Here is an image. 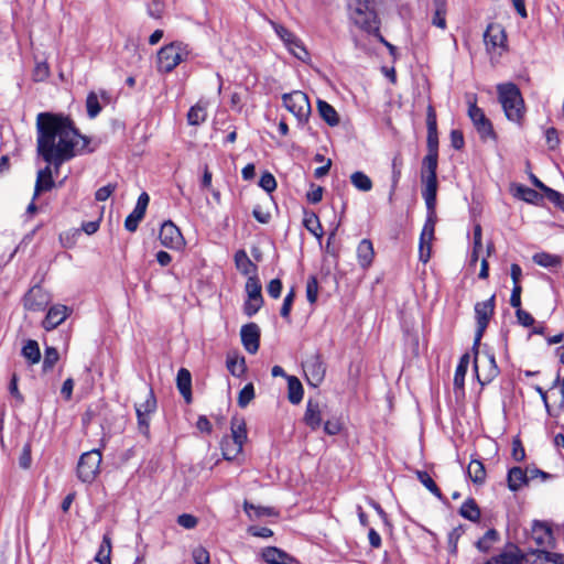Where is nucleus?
Here are the masks:
<instances>
[{"label": "nucleus", "instance_id": "nucleus-63", "mask_svg": "<svg viewBox=\"0 0 564 564\" xmlns=\"http://www.w3.org/2000/svg\"><path fill=\"white\" fill-rule=\"evenodd\" d=\"M192 555L196 564H209V553L205 547L194 549Z\"/></svg>", "mask_w": 564, "mask_h": 564}, {"label": "nucleus", "instance_id": "nucleus-8", "mask_svg": "<svg viewBox=\"0 0 564 564\" xmlns=\"http://www.w3.org/2000/svg\"><path fill=\"white\" fill-rule=\"evenodd\" d=\"M102 459L99 449H91L82 454L77 464V477L80 481L91 484L100 471Z\"/></svg>", "mask_w": 564, "mask_h": 564}, {"label": "nucleus", "instance_id": "nucleus-51", "mask_svg": "<svg viewBox=\"0 0 564 564\" xmlns=\"http://www.w3.org/2000/svg\"><path fill=\"white\" fill-rule=\"evenodd\" d=\"M253 398H254V387L252 383H248L239 392L238 405L240 408H246Z\"/></svg>", "mask_w": 564, "mask_h": 564}, {"label": "nucleus", "instance_id": "nucleus-46", "mask_svg": "<svg viewBox=\"0 0 564 564\" xmlns=\"http://www.w3.org/2000/svg\"><path fill=\"white\" fill-rule=\"evenodd\" d=\"M144 212L134 207L124 220V228L130 232H134L138 229L140 221L144 218Z\"/></svg>", "mask_w": 564, "mask_h": 564}, {"label": "nucleus", "instance_id": "nucleus-13", "mask_svg": "<svg viewBox=\"0 0 564 564\" xmlns=\"http://www.w3.org/2000/svg\"><path fill=\"white\" fill-rule=\"evenodd\" d=\"M468 116L473 121L477 132L479 133L481 139L487 138H496V133L494 131L492 123L486 117L482 109H480L476 102H470L468 108Z\"/></svg>", "mask_w": 564, "mask_h": 564}, {"label": "nucleus", "instance_id": "nucleus-34", "mask_svg": "<svg viewBox=\"0 0 564 564\" xmlns=\"http://www.w3.org/2000/svg\"><path fill=\"white\" fill-rule=\"evenodd\" d=\"M416 477L420 480V482L430 491L432 492L436 498L440 500H444V496L441 492L440 488L433 480V478L430 476V474L425 470H417Z\"/></svg>", "mask_w": 564, "mask_h": 564}, {"label": "nucleus", "instance_id": "nucleus-38", "mask_svg": "<svg viewBox=\"0 0 564 564\" xmlns=\"http://www.w3.org/2000/svg\"><path fill=\"white\" fill-rule=\"evenodd\" d=\"M499 540V533L496 529H489L486 533L476 542V547L480 552H488L492 544Z\"/></svg>", "mask_w": 564, "mask_h": 564}, {"label": "nucleus", "instance_id": "nucleus-25", "mask_svg": "<svg viewBox=\"0 0 564 564\" xmlns=\"http://www.w3.org/2000/svg\"><path fill=\"white\" fill-rule=\"evenodd\" d=\"M242 444L228 436L224 437L220 442L221 453L226 460L235 459L242 452Z\"/></svg>", "mask_w": 564, "mask_h": 564}, {"label": "nucleus", "instance_id": "nucleus-4", "mask_svg": "<svg viewBox=\"0 0 564 564\" xmlns=\"http://www.w3.org/2000/svg\"><path fill=\"white\" fill-rule=\"evenodd\" d=\"M437 164L438 154L427 153L422 161L421 181L423 183L422 197L425 205L436 206L437 196Z\"/></svg>", "mask_w": 564, "mask_h": 564}, {"label": "nucleus", "instance_id": "nucleus-61", "mask_svg": "<svg viewBox=\"0 0 564 564\" xmlns=\"http://www.w3.org/2000/svg\"><path fill=\"white\" fill-rule=\"evenodd\" d=\"M323 187L319 185L311 184L310 191L306 193V198L311 204H317L323 198Z\"/></svg>", "mask_w": 564, "mask_h": 564}, {"label": "nucleus", "instance_id": "nucleus-64", "mask_svg": "<svg viewBox=\"0 0 564 564\" xmlns=\"http://www.w3.org/2000/svg\"><path fill=\"white\" fill-rule=\"evenodd\" d=\"M516 316L519 322L524 327L533 326L534 324V317L527 311L522 310L521 307L516 311Z\"/></svg>", "mask_w": 564, "mask_h": 564}, {"label": "nucleus", "instance_id": "nucleus-42", "mask_svg": "<svg viewBox=\"0 0 564 564\" xmlns=\"http://www.w3.org/2000/svg\"><path fill=\"white\" fill-rule=\"evenodd\" d=\"M228 437L243 445L247 440V429L245 422L234 419L231 421V436Z\"/></svg>", "mask_w": 564, "mask_h": 564}, {"label": "nucleus", "instance_id": "nucleus-11", "mask_svg": "<svg viewBox=\"0 0 564 564\" xmlns=\"http://www.w3.org/2000/svg\"><path fill=\"white\" fill-rule=\"evenodd\" d=\"M284 107L295 116L300 123L307 122L311 105L306 94L294 90L282 96Z\"/></svg>", "mask_w": 564, "mask_h": 564}, {"label": "nucleus", "instance_id": "nucleus-24", "mask_svg": "<svg viewBox=\"0 0 564 564\" xmlns=\"http://www.w3.org/2000/svg\"><path fill=\"white\" fill-rule=\"evenodd\" d=\"M207 119V104L198 101L189 108L187 112V122L191 126H199Z\"/></svg>", "mask_w": 564, "mask_h": 564}, {"label": "nucleus", "instance_id": "nucleus-40", "mask_svg": "<svg viewBox=\"0 0 564 564\" xmlns=\"http://www.w3.org/2000/svg\"><path fill=\"white\" fill-rule=\"evenodd\" d=\"M261 283L257 276H249L246 282V292L248 294V299L253 301L263 300L261 294Z\"/></svg>", "mask_w": 564, "mask_h": 564}, {"label": "nucleus", "instance_id": "nucleus-32", "mask_svg": "<svg viewBox=\"0 0 564 564\" xmlns=\"http://www.w3.org/2000/svg\"><path fill=\"white\" fill-rule=\"evenodd\" d=\"M459 514L464 517L465 519L477 522L480 519V509L477 506L475 499L469 498L464 501L459 509Z\"/></svg>", "mask_w": 564, "mask_h": 564}, {"label": "nucleus", "instance_id": "nucleus-50", "mask_svg": "<svg viewBox=\"0 0 564 564\" xmlns=\"http://www.w3.org/2000/svg\"><path fill=\"white\" fill-rule=\"evenodd\" d=\"M270 24L275 31L276 35L283 41L284 45L288 46L290 42L294 41L295 34L284 28L283 25L270 20Z\"/></svg>", "mask_w": 564, "mask_h": 564}, {"label": "nucleus", "instance_id": "nucleus-26", "mask_svg": "<svg viewBox=\"0 0 564 564\" xmlns=\"http://www.w3.org/2000/svg\"><path fill=\"white\" fill-rule=\"evenodd\" d=\"M53 186L54 181L52 178V170L50 166H45L37 173L34 197H36L43 191L52 189Z\"/></svg>", "mask_w": 564, "mask_h": 564}, {"label": "nucleus", "instance_id": "nucleus-12", "mask_svg": "<svg viewBox=\"0 0 564 564\" xmlns=\"http://www.w3.org/2000/svg\"><path fill=\"white\" fill-rule=\"evenodd\" d=\"M531 539L539 547L538 557L542 563L544 561V552H549L547 549L554 546V536L551 525L547 522L535 520L531 528Z\"/></svg>", "mask_w": 564, "mask_h": 564}, {"label": "nucleus", "instance_id": "nucleus-10", "mask_svg": "<svg viewBox=\"0 0 564 564\" xmlns=\"http://www.w3.org/2000/svg\"><path fill=\"white\" fill-rule=\"evenodd\" d=\"M496 296L491 295L488 300L475 304L476 332L474 348L479 347L480 340L486 328L495 313Z\"/></svg>", "mask_w": 564, "mask_h": 564}, {"label": "nucleus", "instance_id": "nucleus-58", "mask_svg": "<svg viewBox=\"0 0 564 564\" xmlns=\"http://www.w3.org/2000/svg\"><path fill=\"white\" fill-rule=\"evenodd\" d=\"M236 264L239 269H242L243 273H248V267H253L254 264L251 262L246 251L239 250L235 256Z\"/></svg>", "mask_w": 564, "mask_h": 564}, {"label": "nucleus", "instance_id": "nucleus-14", "mask_svg": "<svg viewBox=\"0 0 564 564\" xmlns=\"http://www.w3.org/2000/svg\"><path fill=\"white\" fill-rule=\"evenodd\" d=\"M159 239L169 249L180 250L185 245L181 230L171 220L162 224Z\"/></svg>", "mask_w": 564, "mask_h": 564}, {"label": "nucleus", "instance_id": "nucleus-59", "mask_svg": "<svg viewBox=\"0 0 564 564\" xmlns=\"http://www.w3.org/2000/svg\"><path fill=\"white\" fill-rule=\"evenodd\" d=\"M545 196L547 199L553 203L556 207H558L561 210L564 212V195L560 192L549 188L545 193Z\"/></svg>", "mask_w": 564, "mask_h": 564}, {"label": "nucleus", "instance_id": "nucleus-35", "mask_svg": "<svg viewBox=\"0 0 564 564\" xmlns=\"http://www.w3.org/2000/svg\"><path fill=\"white\" fill-rule=\"evenodd\" d=\"M350 182L360 192H369L373 186L371 178L361 171L354 172Z\"/></svg>", "mask_w": 564, "mask_h": 564}, {"label": "nucleus", "instance_id": "nucleus-54", "mask_svg": "<svg viewBox=\"0 0 564 564\" xmlns=\"http://www.w3.org/2000/svg\"><path fill=\"white\" fill-rule=\"evenodd\" d=\"M150 416L151 414H142L140 411L137 414L138 430L147 440L150 438Z\"/></svg>", "mask_w": 564, "mask_h": 564}, {"label": "nucleus", "instance_id": "nucleus-19", "mask_svg": "<svg viewBox=\"0 0 564 564\" xmlns=\"http://www.w3.org/2000/svg\"><path fill=\"white\" fill-rule=\"evenodd\" d=\"M304 423L313 431L317 430L322 424V409L318 401L310 399L303 417Z\"/></svg>", "mask_w": 564, "mask_h": 564}, {"label": "nucleus", "instance_id": "nucleus-55", "mask_svg": "<svg viewBox=\"0 0 564 564\" xmlns=\"http://www.w3.org/2000/svg\"><path fill=\"white\" fill-rule=\"evenodd\" d=\"M259 186L267 193H272L276 188V181L270 172H264L260 177Z\"/></svg>", "mask_w": 564, "mask_h": 564}, {"label": "nucleus", "instance_id": "nucleus-45", "mask_svg": "<svg viewBox=\"0 0 564 564\" xmlns=\"http://www.w3.org/2000/svg\"><path fill=\"white\" fill-rule=\"evenodd\" d=\"M59 359V354L54 347H46L44 351V359L42 369L43 372L51 371Z\"/></svg>", "mask_w": 564, "mask_h": 564}, {"label": "nucleus", "instance_id": "nucleus-37", "mask_svg": "<svg viewBox=\"0 0 564 564\" xmlns=\"http://www.w3.org/2000/svg\"><path fill=\"white\" fill-rule=\"evenodd\" d=\"M532 259L534 263L543 268H555L558 267L562 262L558 256L547 252H538L533 256Z\"/></svg>", "mask_w": 564, "mask_h": 564}, {"label": "nucleus", "instance_id": "nucleus-28", "mask_svg": "<svg viewBox=\"0 0 564 564\" xmlns=\"http://www.w3.org/2000/svg\"><path fill=\"white\" fill-rule=\"evenodd\" d=\"M303 386L301 381L294 377L289 376L288 377V398L289 401L293 404H299L303 399Z\"/></svg>", "mask_w": 564, "mask_h": 564}, {"label": "nucleus", "instance_id": "nucleus-53", "mask_svg": "<svg viewBox=\"0 0 564 564\" xmlns=\"http://www.w3.org/2000/svg\"><path fill=\"white\" fill-rule=\"evenodd\" d=\"M294 299H295V291H294V288H292L289 291V293L285 295V297L283 300V304H282L281 310H280L281 316L284 319H286L288 322H290V314H291V310H292V305H293Z\"/></svg>", "mask_w": 564, "mask_h": 564}, {"label": "nucleus", "instance_id": "nucleus-52", "mask_svg": "<svg viewBox=\"0 0 564 564\" xmlns=\"http://www.w3.org/2000/svg\"><path fill=\"white\" fill-rule=\"evenodd\" d=\"M318 296V281L316 276L311 275L306 282V297L311 304L317 301Z\"/></svg>", "mask_w": 564, "mask_h": 564}, {"label": "nucleus", "instance_id": "nucleus-29", "mask_svg": "<svg viewBox=\"0 0 564 564\" xmlns=\"http://www.w3.org/2000/svg\"><path fill=\"white\" fill-rule=\"evenodd\" d=\"M467 474L470 480L476 485H482L486 480V469L482 462L471 459L467 467Z\"/></svg>", "mask_w": 564, "mask_h": 564}, {"label": "nucleus", "instance_id": "nucleus-20", "mask_svg": "<svg viewBox=\"0 0 564 564\" xmlns=\"http://www.w3.org/2000/svg\"><path fill=\"white\" fill-rule=\"evenodd\" d=\"M507 481L511 491H518L529 484V473L521 467H512L508 471Z\"/></svg>", "mask_w": 564, "mask_h": 564}, {"label": "nucleus", "instance_id": "nucleus-31", "mask_svg": "<svg viewBox=\"0 0 564 564\" xmlns=\"http://www.w3.org/2000/svg\"><path fill=\"white\" fill-rule=\"evenodd\" d=\"M21 355L26 359L30 365H35L41 359V351L36 340L29 339L21 350Z\"/></svg>", "mask_w": 564, "mask_h": 564}, {"label": "nucleus", "instance_id": "nucleus-44", "mask_svg": "<svg viewBox=\"0 0 564 564\" xmlns=\"http://www.w3.org/2000/svg\"><path fill=\"white\" fill-rule=\"evenodd\" d=\"M86 109H87V115L90 119L96 118L100 113L102 108L99 102L98 95L96 93L90 91L87 95Z\"/></svg>", "mask_w": 564, "mask_h": 564}, {"label": "nucleus", "instance_id": "nucleus-62", "mask_svg": "<svg viewBox=\"0 0 564 564\" xmlns=\"http://www.w3.org/2000/svg\"><path fill=\"white\" fill-rule=\"evenodd\" d=\"M32 463V456H31V446L29 444H25L22 448V452L19 456V466L22 469H29Z\"/></svg>", "mask_w": 564, "mask_h": 564}, {"label": "nucleus", "instance_id": "nucleus-1", "mask_svg": "<svg viewBox=\"0 0 564 564\" xmlns=\"http://www.w3.org/2000/svg\"><path fill=\"white\" fill-rule=\"evenodd\" d=\"M36 151L37 154L55 170L72 160L78 139L87 140L80 135L69 117L41 112L36 117Z\"/></svg>", "mask_w": 564, "mask_h": 564}, {"label": "nucleus", "instance_id": "nucleus-36", "mask_svg": "<svg viewBox=\"0 0 564 564\" xmlns=\"http://www.w3.org/2000/svg\"><path fill=\"white\" fill-rule=\"evenodd\" d=\"M469 365V355L465 354L460 357V360L456 367L454 375V386L458 389L464 388L465 376Z\"/></svg>", "mask_w": 564, "mask_h": 564}, {"label": "nucleus", "instance_id": "nucleus-60", "mask_svg": "<svg viewBox=\"0 0 564 564\" xmlns=\"http://www.w3.org/2000/svg\"><path fill=\"white\" fill-rule=\"evenodd\" d=\"M177 523L184 529L191 530L197 525L198 519L193 514L183 513L177 517Z\"/></svg>", "mask_w": 564, "mask_h": 564}, {"label": "nucleus", "instance_id": "nucleus-6", "mask_svg": "<svg viewBox=\"0 0 564 564\" xmlns=\"http://www.w3.org/2000/svg\"><path fill=\"white\" fill-rule=\"evenodd\" d=\"M473 349L475 350L474 370L478 382L481 387H485L486 384L490 383L499 375L500 371L496 364L494 354H480L478 347H473Z\"/></svg>", "mask_w": 564, "mask_h": 564}, {"label": "nucleus", "instance_id": "nucleus-43", "mask_svg": "<svg viewBox=\"0 0 564 564\" xmlns=\"http://www.w3.org/2000/svg\"><path fill=\"white\" fill-rule=\"evenodd\" d=\"M516 196L531 204H535L542 198L541 195L535 189L527 187L524 185H519L517 187Z\"/></svg>", "mask_w": 564, "mask_h": 564}, {"label": "nucleus", "instance_id": "nucleus-27", "mask_svg": "<svg viewBox=\"0 0 564 564\" xmlns=\"http://www.w3.org/2000/svg\"><path fill=\"white\" fill-rule=\"evenodd\" d=\"M317 109H318L319 116L330 127H335L339 123V117L337 115V111L327 101L319 99L317 101Z\"/></svg>", "mask_w": 564, "mask_h": 564}, {"label": "nucleus", "instance_id": "nucleus-30", "mask_svg": "<svg viewBox=\"0 0 564 564\" xmlns=\"http://www.w3.org/2000/svg\"><path fill=\"white\" fill-rule=\"evenodd\" d=\"M435 12L432 24L444 30L446 29L447 0H433Z\"/></svg>", "mask_w": 564, "mask_h": 564}, {"label": "nucleus", "instance_id": "nucleus-57", "mask_svg": "<svg viewBox=\"0 0 564 564\" xmlns=\"http://www.w3.org/2000/svg\"><path fill=\"white\" fill-rule=\"evenodd\" d=\"M426 148H427V153L438 154L437 130L427 131Z\"/></svg>", "mask_w": 564, "mask_h": 564}, {"label": "nucleus", "instance_id": "nucleus-9", "mask_svg": "<svg viewBox=\"0 0 564 564\" xmlns=\"http://www.w3.org/2000/svg\"><path fill=\"white\" fill-rule=\"evenodd\" d=\"M436 219V206L426 205V219L420 236L419 246V258L424 263L431 258Z\"/></svg>", "mask_w": 564, "mask_h": 564}, {"label": "nucleus", "instance_id": "nucleus-7", "mask_svg": "<svg viewBox=\"0 0 564 564\" xmlns=\"http://www.w3.org/2000/svg\"><path fill=\"white\" fill-rule=\"evenodd\" d=\"M484 42L491 61L501 57L507 51V34L503 26L499 23H489L484 33Z\"/></svg>", "mask_w": 564, "mask_h": 564}, {"label": "nucleus", "instance_id": "nucleus-47", "mask_svg": "<svg viewBox=\"0 0 564 564\" xmlns=\"http://www.w3.org/2000/svg\"><path fill=\"white\" fill-rule=\"evenodd\" d=\"M156 409V400L153 390L150 389L144 402L135 404V413L139 414V410L142 414H152Z\"/></svg>", "mask_w": 564, "mask_h": 564}, {"label": "nucleus", "instance_id": "nucleus-15", "mask_svg": "<svg viewBox=\"0 0 564 564\" xmlns=\"http://www.w3.org/2000/svg\"><path fill=\"white\" fill-rule=\"evenodd\" d=\"M304 372L311 386L318 387L322 383L326 368L318 355L312 356L305 361Z\"/></svg>", "mask_w": 564, "mask_h": 564}, {"label": "nucleus", "instance_id": "nucleus-18", "mask_svg": "<svg viewBox=\"0 0 564 564\" xmlns=\"http://www.w3.org/2000/svg\"><path fill=\"white\" fill-rule=\"evenodd\" d=\"M523 554L517 545H509L498 555L487 560L484 564H521Z\"/></svg>", "mask_w": 564, "mask_h": 564}, {"label": "nucleus", "instance_id": "nucleus-56", "mask_svg": "<svg viewBox=\"0 0 564 564\" xmlns=\"http://www.w3.org/2000/svg\"><path fill=\"white\" fill-rule=\"evenodd\" d=\"M117 184L116 183H109L106 186H102L98 188L95 193V198L98 202H105L107 200L110 195L116 191Z\"/></svg>", "mask_w": 564, "mask_h": 564}, {"label": "nucleus", "instance_id": "nucleus-48", "mask_svg": "<svg viewBox=\"0 0 564 564\" xmlns=\"http://www.w3.org/2000/svg\"><path fill=\"white\" fill-rule=\"evenodd\" d=\"M286 48L291 54H293L296 58L301 61H305L306 58H308V52L306 51L302 41L296 35L294 36V41L290 42Z\"/></svg>", "mask_w": 564, "mask_h": 564}, {"label": "nucleus", "instance_id": "nucleus-2", "mask_svg": "<svg viewBox=\"0 0 564 564\" xmlns=\"http://www.w3.org/2000/svg\"><path fill=\"white\" fill-rule=\"evenodd\" d=\"M350 20L367 33H378L380 20L376 9V0H347Z\"/></svg>", "mask_w": 564, "mask_h": 564}, {"label": "nucleus", "instance_id": "nucleus-22", "mask_svg": "<svg viewBox=\"0 0 564 564\" xmlns=\"http://www.w3.org/2000/svg\"><path fill=\"white\" fill-rule=\"evenodd\" d=\"M375 257L373 245L369 239H362L357 247L358 263L362 269L371 265Z\"/></svg>", "mask_w": 564, "mask_h": 564}, {"label": "nucleus", "instance_id": "nucleus-49", "mask_svg": "<svg viewBox=\"0 0 564 564\" xmlns=\"http://www.w3.org/2000/svg\"><path fill=\"white\" fill-rule=\"evenodd\" d=\"M243 509L246 513L251 517V511H254V514L257 518L263 517V516H273L275 514L273 508L270 507H257L251 502L245 501L243 502Z\"/></svg>", "mask_w": 564, "mask_h": 564}, {"label": "nucleus", "instance_id": "nucleus-33", "mask_svg": "<svg viewBox=\"0 0 564 564\" xmlns=\"http://www.w3.org/2000/svg\"><path fill=\"white\" fill-rule=\"evenodd\" d=\"M111 538L108 533H106L102 536V542L95 557V561L98 562L99 564H111Z\"/></svg>", "mask_w": 564, "mask_h": 564}, {"label": "nucleus", "instance_id": "nucleus-41", "mask_svg": "<svg viewBox=\"0 0 564 564\" xmlns=\"http://www.w3.org/2000/svg\"><path fill=\"white\" fill-rule=\"evenodd\" d=\"M227 369L235 377H241L246 372V361L243 357L228 356Z\"/></svg>", "mask_w": 564, "mask_h": 564}, {"label": "nucleus", "instance_id": "nucleus-16", "mask_svg": "<svg viewBox=\"0 0 564 564\" xmlns=\"http://www.w3.org/2000/svg\"><path fill=\"white\" fill-rule=\"evenodd\" d=\"M260 334V327L256 323H248L241 327V343L249 354H256L259 350Z\"/></svg>", "mask_w": 564, "mask_h": 564}, {"label": "nucleus", "instance_id": "nucleus-5", "mask_svg": "<svg viewBox=\"0 0 564 564\" xmlns=\"http://www.w3.org/2000/svg\"><path fill=\"white\" fill-rule=\"evenodd\" d=\"M189 55L188 45L183 42H172L158 52V70L171 73L178 64L186 61Z\"/></svg>", "mask_w": 564, "mask_h": 564}, {"label": "nucleus", "instance_id": "nucleus-23", "mask_svg": "<svg viewBox=\"0 0 564 564\" xmlns=\"http://www.w3.org/2000/svg\"><path fill=\"white\" fill-rule=\"evenodd\" d=\"M262 557L268 564H291L294 561L286 552L274 546L265 547Z\"/></svg>", "mask_w": 564, "mask_h": 564}, {"label": "nucleus", "instance_id": "nucleus-3", "mask_svg": "<svg viewBox=\"0 0 564 564\" xmlns=\"http://www.w3.org/2000/svg\"><path fill=\"white\" fill-rule=\"evenodd\" d=\"M497 94L508 120L520 123L523 119L525 107L519 87L513 83L499 84L497 85Z\"/></svg>", "mask_w": 564, "mask_h": 564}, {"label": "nucleus", "instance_id": "nucleus-17", "mask_svg": "<svg viewBox=\"0 0 564 564\" xmlns=\"http://www.w3.org/2000/svg\"><path fill=\"white\" fill-rule=\"evenodd\" d=\"M72 310L63 304L52 305L42 322V326L46 330H52L59 326L70 314Z\"/></svg>", "mask_w": 564, "mask_h": 564}, {"label": "nucleus", "instance_id": "nucleus-21", "mask_svg": "<svg viewBox=\"0 0 564 564\" xmlns=\"http://www.w3.org/2000/svg\"><path fill=\"white\" fill-rule=\"evenodd\" d=\"M176 387L186 401L192 402V376L186 368H181L176 376Z\"/></svg>", "mask_w": 564, "mask_h": 564}, {"label": "nucleus", "instance_id": "nucleus-39", "mask_svg": "<svg viewBox=\"0 0 564 564\" xmlns=\"http://www.w3.org/2000/svg\"><path fill=\"white\" fill-rule=\"evenodd\" d=\"M304 226L318 240L322 239V237L324 235V230H323L321 221L315 213H311L310 215H306V217L304 218Z\"/></svg>", "mask_w": 564, "mask_h": 564}]
</instances>
